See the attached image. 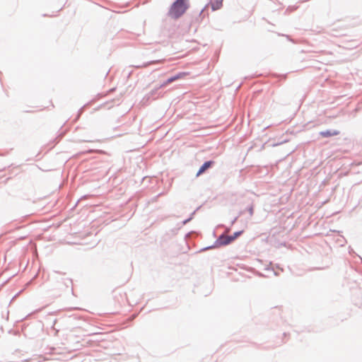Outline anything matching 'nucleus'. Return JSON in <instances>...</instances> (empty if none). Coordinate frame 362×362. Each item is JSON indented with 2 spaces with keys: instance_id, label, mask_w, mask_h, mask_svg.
Returning a JSON list of instances; mask_svg holds the SVG:
<instances>
[{
  "instance_id": "13",
  "label": "nucleus",
  "mask_w": 362,
  "mask_h": 362,
  "mask_svg": "<svg viewBox=\"0 0 362 362\" xmlns=\"http://www.w3.org/2000/svg\"><path fill=\"white\" fill-rule=\"evenodd\" d=\"M176 78H178V76H176V77H175V78H169V79L168 80V81H167V83H170V82L173 81H174L175 79H176Z\"/></svg>"
},
{
  "instance_id": "14",
  "label": "nucleus",
  "mask_w": 362,
  "mask_h": 362,
  "mask_svg": "<svg viewBox=\"0 0 362 362\" xmlns=\"http://www.w3.org/2000/svg\"><path fill=\"white\" fill-rule=\"evenodd\" d=\"M189 146H187L186 148H185L184 149H182V153H186L189 150Z\"/></svg>"
},
{
  "instance_id": "3",
  "label": "nucleus",
  "mask_w": 362,
  "mask_h": 362,
  "mask_svg": "<svg viewBox=\"0 0 362 362\" xmlns=\"http://www.w3.org/2000/svg\"><path fill=\"white\" fill-rule=\"evenodd\" d=\"M199 50V44L197 41H189L186 40L185 42H182V52L186 51L185 54H182V59L189 56L190 54L197 52Z\"/></svg>"
},
{
  "instance_id": "15",
  "label": "nucleus",
  "mask_w": 362,
  "mask_h": 362,
  "mask_svg": "<svg viewBox=\"0 0 362 362\" xmlns=\"http://www.w3.org/2000/svg\"><path fill=\"white\" fill-rule=\"evenodd\" d=\"M182 78H183L185 76L188 75V74H189V73H188V72H186V71H182Z\"/></svg>"
},
{
  "instance_id": "12",
  "label": "nucleus",
  "mask_w": 362,
  "mask_h": 362,
  "mask_svg": "<svg viewBox=\"0 0 362 362\" xmlns=\"http://www.w3.org/2000/svg\"><path fill=\"white\" fill-rule=\"evenodd\" d=\"M243 214V212H240L239 213V215L235 216L230 222V226H233L238 220V218H239V216Z\"/></svg>"
},
{
  "instance_id": "18",
  "label": "nucleus",
  "mask_w": 362,
  "mask_h": 362,
  "mask_svg": "<svg viewBox=\"0 0 362 362\" xmlns=\"http://www.w3.org/2000/svg\"><path fill=\"white\" fill-rule=\"evenodd\" d=\"M274 274L275 276H278V275H279V274H278L276 272H274Z\"/></svg>"
},
{
  "instance_id": "20",
  "label": "nucleus",
  "mask_w": 362,
  "mask_h": 362,
  "mask_svg": "<svg viewBox=\"0 0 362 362\" xmlns=\"http://www.w3.org/2000/svg\"><path fill=\"white\" fill-rule=\"evenodd\" d=\"M193 245V243H191V242H190V245Z\"/></svg>"
},
{
  "instance_id": "9",
  "label": "nucleus",
  "mask_w": 362,
  "mask_h": 362,
  "mask_svg": "<svg viewBox=\"0 0 362 362\" xmlns=\"http://www.w3.org/2000/svg\"><path fill=\"white\" fill-rule=\"evenodd\" d=\"M199 209V207H197L195 210H194V211L192 213H191L190 216H189V217L185 220H182V226L187 224V223H189L190 221L192 220L194 214H196V212L197 211V210Z\"/></svg>"
},
{
  "instance_id": "5",
  "label": "nucleus",
  "mask_w": 362,
  "mask_h": 362,
  "mask_svg": "<svg viewBox=\"0 0 362 362\" xmlns=\"http://www.w3.org/2000/svg\"><path fill=\"white\" fill-rule=\"evenodd\" d=\"M216 164V162L214 160H209L204 162V163L200 166L198 171L197 172L195 177H198L200 175L205 173L208 170L212 168Z\"/></svg>"
},
{
  "instance_id": "11",
  "label": "nucleus",
  "mask_w": 362,
  "mask_h": 362,
  "mask_svg": "<svg viewBox=\"0 0 362 362\" xmlns=\"http://www.w3.org/2000/svg\"><path fill=\"white\" fill-rule=\"evenodd\" d=\"M246 211H247L250 214V216H252L253 214H254V207H253V205L251 204L248 206H247V208L245 209Z\"/></svg>"
},
{
  "instance_id": "8",
  "label": "nucleus",
  "mask_w": 362,
  "mask_h": 362,
  "mask_svg": "<svg viewBox=\"0 0 362 362\" xmlns=\"http://www.w3.org/2000/svg\"><path fill=\"white\" fill-rule=\"evenodd\" d=\"M243 232H244V230H241L235 231L231 235H227V240H228V245H230L235 240H236L239 236H240L243 233Z\"/></svg>"
},
{
  "instance_id": "6",
  "label": "nucleus",
  "mask_w": 362,
  "mask_h": 362,
  "mask_svg": "<svg viewBox=\"0 0 362 362\" xmlns=\"http://www.w3.org/2000/svg\"><path fill=\"white\" fill-rule=\"evenodd\" d=\"M340 132L337 129H329L319 132V135L323 138H328L333 136H337Z\"/></svg>"
},
{
  "instance_id": "7",
  "label": "nucleus",
  "mask_w": 362,
  "mask_h": 362,
  "mask_svg": "<svg viewBox=\"0 0 362 362\" xmlns=\"http://www.w3.org/2000/svg\"><path fill=\"white\" fill-rule=\"evenodd\" d=\"M198 235L199 233H197L196 231H189L185 234L184 237V240L185 242L188 250H190V240L192 238L196 237Z\"/></svg>"
},
{
  "instance_id": "19",
  "label": "nucleus",
  "mask_w": 362,
  "mask_h": 362,
  "mask_svg": "<svg viewBox=\"0 0 362 362\" xmlns=\"http://www.w3.org/2000/svg\"><path fill=\"white\" fill-rule=\"evenodd\" d=\"M196 31H197V28H196V27H194V32H196Z\"/></svg>"
},
{
  "instance_id": "10",
  "label": "nucleus",
  "mask_w": 362,
  "mask_h": 362,
  "mask_svg": "<svg viewBox=\"0 0 362 362\" xmlns=\"http://www.w3.org/2000/svg\"><path fill=\"white\" fill-rule=\"evenodd\" d=\"M189 7V0H182V15L186 12V11Z\"/></svg>"
},
{
  "instance_id": "16",
  "label": "nucleus",
  "mask_w": 362,
  "mask_h": 362,
  "mask_svg": "<svg viewBox=\"0 0 362 362\" xmlns=\"http://www.w3.org/2000/svg\"><path fill=\"white\" fill-rule=\"evenodd\" d=\"M264 269L265 270H273L272 268H270L269 265L267 266Z\"/></svg>"
},
{
  "instance_id": "2",
  "label": "nucleus",
  "mask_w": 362,
  "mask_h": 362,
  "mask_svg": "<svg viewBox=\"0 0 362 362\" xmlns=\"http://www.w3.org/2000/svg\"><path fill=\"white\" fill-rule=\"evenodd\" d=\"M228 240H227V235H226L224 233H221L217 239L214 241V243L209 246L202 247L199 249V250H196L193 252V254H197L199 252H202L204 251H206L210 249L217 248L222 246H226L228 245Z\"/></svg>"
},
{
  "instance_id": "1",
  "label": "nucleus",
  "mask_w": 362,
  "mask_h": 362,
  "mask_svg": "<svg viewBox=\"0 0 362 362\" xmlns=\"http://www.w3.org/2000/svg\"><path fill=\"white\" fill-rule=\"evenodd\" d=\"M223 0H209V2L206 4L202 10L196 11L194 23L190 24V28L194 27L193 23L202 22L208 16L209 6H211L212 11L220 9L223 6Z\"/></svg>"
},
{
  "instance_id": "17",
  "label": "nucleus",
  "mask_w": 362,
  "mask_h": 362,
  "mask_svg": "<svg viewBox=\"0 0 362 362\" xmlns=\"http://www.w3.org/2000/svg\"><path fill=\"white\" fill-rule=\"evenodd\" d=\"M286 37L288 38V40L292 41L289 35H286Z\"/></svg>"
},
{
  "instance_id": "4",
  "label": "nucleus",
  "mask_w": 362,
  "mask_h": 362,
  "mask_svg": "<svg viewBox=\"0 0 362 362\" xmlns=\"http://www.w3.org/2000/svg\"><path fill=\"white\" fill-rule=\"evenodd\" d=\"M169 16L173 19H177L181 16V0H177L171 6Z\"/></svg>"
}]
</instances>
